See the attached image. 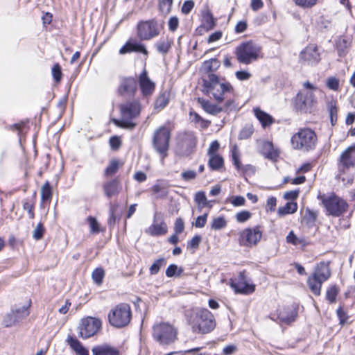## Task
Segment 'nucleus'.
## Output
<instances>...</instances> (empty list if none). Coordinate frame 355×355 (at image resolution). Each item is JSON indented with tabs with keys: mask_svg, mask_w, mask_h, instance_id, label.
Here are the masks:
<instances>
[{
	"mask_svg": "<svg viewBox=\"0 0 355 355\" xmlns=\"http://www.w3.org/2000/svg\"><path fill=\"white\" fill-rule=\"evenodd\" d=\"M202 80L203 92L218 102L223 101L233 92V87L229 82L213 73H208L207 78Z\"/></svg>",
	"mask_w": 355,
	"mask_h": 355,
	"instance_id": "1",
	"label": "nucleus"
},
{
	"mask_svg": "<svg viewBox=\"0 0 355 355\" xmlns=\"http://www.w3.org/2000/svg\"><path fill=\"white\" fill-rule=\"evenodd\" d=\"M141 109V104L137 100H132L121 104V118L113 119L114 123L122 128L133 129L137 125L134 120L139 116Z\"/></svg>",
	"mask_w": 355,
	"mask_h": 355,
	"instance_id": "2",
	"label": "nucleus"
},
{
	"mask_svg": "<svg viewBox=\"0 0 355 355\" xmlns=\"http://www.w3.org/2000/svg\"><path fill=\"white\" fill-rule=\"evenodd\" d=\"M193 332L208 334L216 327L213 314L207 309L193 310L189 320Z\"/></svg>",
	"mask_w": 355,
	"mask_h": 355,
	"instance_id": "3",
	"label": "nucleus"
},
{
	"mask_svg": "<svg viewBox=\"0 0 355 355\" xmlns=\"http://www.w3.org/2000/svg\"><path fill=\"white\" fill-rule=\"evenodd\" d=\"M318 138L315 132L309 128H300L291 139L292 147L295 150L308 152L315 148Z\"/></svg>",
	"mask_w": 355,
	"mask_h": 355,
	"instance_id": "4",
	"label": "nucleus"
},
{
	"mask_svg": "<svg viewBox=\"0 0 355 355\" xmlns=\"http://www.w3.org/2000/svg\"><path fill=\"white\" fill-rule=\"evenodd\" d=\"M261 53V47L252 41L242 42L235 49L238 62L243 64H250L257 61L260 58Z\"/></svg>",
	"mask_w": 355,
	"mask_h": 355,
	"instance_id": "5",
	"label": "nucleus"
},
{
	"mask_svg": "<svg viewBox=\"0 0 355 355\" xmlns=\"http://www.w3.org/2000/svg\"><path fill=\"white\" fill-rule=\"evenodd\" d=\"M153 338L160 345H169L178 338V330L168 322H158L153 326Z\"/></svg>",
	"mask_w": 355,
	"mask_h": 355,
	"instance_id": "6",
	"label": "nucleus"
},
{
	"mask_svg": "<svg viewBox=\"0 0 355 355\" xmlns=\"http://www.w3.org/2000/svg\"><path fill=\"white\" fill-rule=\"evenodd\" d=\"M331 276V271L328 263L320 262L315 268L313 273L307 279L308 286L311 291L315 295H320L322 284Z\"/></svg>",
	"mask_w": 355,
	"mask_h": 355,
	"instance_id": "7",
	"label": "nucleus"
},
{
	"mask_svg": "<svg viewBox=\"0 0 355 355\" xmlns=\"http://www.w3.org/2000/svg\"><path fill=\"white\" fill-rule=\"evenodd\" d=\"M132 311L130 305L121 303L112 309L108 314L110 324L116 328L126 327L131 320Z\"/></svg>",
	"mask_w": 355,
	"mask_h": 355,
	"instance_id": "8",
	"label": "nucleus"
},
{
	"mask_svg": "<svg viewBox=\"0 0 355 355\" xmlns=\"http://www.w3.org/2000/svg\"><path fill=\"white\" fill-rule=\"evenodd\" d=\"M318 198L322 200L324 207L329 215L339 216L346 211L347 209L348 205L347 202L335 195L328 197H326L324 195H319Z\"/></svg>",
	"mask_w": 355,
	"mask_h": 355,
	"instance_id": "9",
	"label": "nucleus"
},
{
	"mask_svg": "<svg viewBox=\"0 0 355 355\" xmlns=\"http://www.w3.org/2000/svg\"><path fill=\"white\" fill-rule=\"evenodd\" d=\"M102 322L100 319L93 317L83 318L78 326V336L82 339H87L95 336L101 329Z\"/></svg>",
	"mask_w": 355,
	"mask_h": 355,
	"instance_id": "10",
	"label": "nucleus"
},
{
	"mask_svg": "<svg viewBox=\"0 0 355 355\" xmlns=\"http://www.w3.org/2000/svg\"><path fill=\"white\" fill-rule=\"evenodd\" d=\"M170 138V130L166 126L159 127L154 132L153 137V146L163 158L167 155Z\"/></svg>",
	"mask_w": 355,
	"mask_h": 355,
	"instance_id": "11",
	"label": "nucleus"
},
{
	"mask_svg": "<svg viewBox=\"0 0 355 355\" xmlns=\"http://www.w3.org/2000/svg\"><path fill=\"white\" fill-rule=\"evenodd\" d=\"M159 32V25L154 19L141 21L137 25V35L141 40H150L158 36Z\"/></svg>",
	"mask_w": 355,
	"mask_h": 355,
	"instance_id": "12",
	"label": "nucleus"
},
{
	"mask_svg": "<svg viewBox=\"0 0 355 355\" xmlns=\"http://www.w3.org/2000/svg\"><path fill=\"white\" fill-rule=\"evenodd\" d=\"M28 306L13 307L10 312L6 313L3 318L2 324L9 328L16 326L29 315Z\"/></svg>",
	"mask_w": 355,
	"mask_h": 355,
	"instance_id": "13",
	"label": "nucleus"
},
{
	"mask_svg": "<svg viewBox=\"0 0 355 355\" xmlns=\"http://www.w3.org/2000/svg\"><path fill=\"white\" fill-rule=\"evenodd\" d=\"M262 230L260 226L246 228L239 234V241L241 246L252 247L256 245L262 237Z\"/></svg>",
	"mask_w": 355,
	"mask_h": 355,
	"instance_id": "14",
	"label": "nucleus"
},
{
	"mask_svg": "<svg viewBox=\"0 0 355 355\" xmlns=\"http://www.w3.org/2000/svg\"><path fill=\"white\" fill-rule=\"evenodd\" d=\"M303 87L307 90L300 92L297 94L296 101L297 103L301 104L302 107H310L316 102L314 91L317 89V87L309 81L304 83Z\"/></svg>",
	"mask_w": 355,
	"mask_h": 355,
	"instance_id": "15",
	"label": "nucleus"
},
{
	"mask_svg": "<svg viewBox=\"0 0 355 355\" xmlns=\"http://www.w3.org/2000/svg\"><path fill=\"white\" fill-rule=\"evenodd\" d=\"M355 167V144L348 147L340 156L338 162L339 175L351 168Z\"/></svg>",
	"mask_w": 355,
	"mask_h": 355,
	"instance_id": "16",
	"label": "nucleus"
},
{
	"mask_svg": "<svg viewBox=\"0 0 355 355\" xmlns=\"http://www.w3.org/2000/svg\"><path fill=\"white\" fill-rule=\"evenodd\" d=\"M300 62L308 65H316L320 61V55L315 44H309L303 49L299 55Z\"/></svg>",
	"mask_w": 355,
	"mask_h": 355,
	"instance_id": "17",
	"label": "nucleus"
},
{
	"mask_svg": "<svg viewBox=\"0 0 355 355\" xmlns=\"http://www.w3.org/2000/svg\"><path fill=\"white\" fill-rule=\"evenodd\" d=\"M138 84L144 97L150 96L154 93L155 83L149 78L146 68H144L142 72L138 76Z\"/></svg>",
	"mask_w": 355,
	"mask_h": 355,
	"instance_id": "18",
	"label": "nucleus"
},
{
	"mask_svg": "<svg viewBox=\"0 0 355 355\" xmlns=\"http://www.w3.org/2000/svg\"><path fill=\"white\" fill-rule=\"evenodd\" d=\"M230 286L236 293H250L254 291V286L247 282L244 271L241 272L236 278L231 279Z\"/></svg>",
	"mask_w": 355,
	"mask_h": 355,
	"instance_id": "19",
	"label": "nucleus"
},
{
	"mask_svg": "<svg viewBox=\"0 0 355 355\" xmlns=\"http://www.w3.org/2000/svg\"><path fill=\"white\" fill-rule=\"evenodd\" d=\"M137 90V81L133 77H125L121 79L118 93L121 96H134Z\"/></svg>",
	"mask_w": 355,
	"mask_h": 355,
	"instance_id": "20",
	"label": "nucleus"
},
{
	"mask_svg": "<svg viewBox=\"0 0 355 355\" xmlns=\"http://www.w3.org/2000/svg\"><path fill=\"white\" fill-rule=\"evenodd\" d=\"M159 218V214L155 213L153 224L146 230V233L153 236H159L166 234L168 227L164 220Z\"/></svg>",
	"mask_w": 355,
	"mask_h": 355,
	"instance_id": "21",
	"label": "nucleus"
},
{
	"mask_svg": "<svg viewBox=\"0 0 355 355\" xmlns=\"http://www.w3.org/2000/svg\"><path fill=\"white\" fill-rule=\"evenodd\" d=\"M131 52L141 53L145 55H148V52L144 44L137 42L136 40L130 39L120 49L119 53L123 55Z\"/></svg>",
	"mask_w": 355,
	"mask_h": 355,
	"instance_id": "22",
	"label": "nucleus"
},
{
	"mask_svg": "<svg viewBox=\"0 0 355 355\" xmlns=\"http://www.w3.org/2000/svg\"><path fill=\"white\" fill-rule=\"evenodd\" d=\"M121 189L120 181L116 178L105 182L103 185L104 194L107 198L118 195Z\"/></svg>",
	"mask_w": 355,
	"mask_h": 355,
	"instance_id": "23",
	"label": "nucleus"
},
{
	"mask_svg": "<svg viewBox=\"0 0 355 355\" xmlns=\"http://www.w3.org/2000/svg\"><path fill=\"white\" fill-rule=\"evenodd\" d=\"M93 355H119V350L108 344L98 345L92 347Z\"/></svg>",
	"mask_w": 355,
	"mask_h": 355,
	"instance_id": "24",
	"label": "nucleus"
},
{
	"mask_svg": "<svg viewBox=\"0 0 355 355\" xmlns=\"http://www.w3.org/2000/svg\"><path fill=\"white\" fill-rule=\"evenodd\" d=\"M253 112L263 128L270 126L275 122V119L271 115L261 110L259 107H254Z\"/></svg>",
	"mask_w": 355,
	"mask_h": 355,
	"instance_id": "25",
	"label": "nucleus"
},
{
	"mask_svg": "<svg viewBox=\"0 0 355 355\" xmlns=\"http://www.w3.org/2000/svg\"><path fill=\"white\" fill-rule=\"evenodd\" d=\"M67 342L70 347L78 355H89V351L83 344L73 336H69Z\"/></svg>",
	"mask_w": 355,
	"mask_h": 355,
	"instance_id": "26",
	"label": "nucleus"
},
{
	"mask_svg": "<svg viewBox=\"0 0 355 355\" xmlns=\"http://www.w3.org/2000/svg\"><path fill=\"white\" fill-rule=\"evenodd\" d=\"M198 102L201 105L202 109L207 113L213 115H216L222 111V107L211 103L208 100H205L202 98H198Z\"/></svg>",
	"mask_w": 355,
	"mask_h": 355,
	"instance_id": "27",
	"label": "nucleus"
},
{
	"mask_svg": "<svg viewBox=\"0 0 355 355\" xmlns=\"http://www.w3.org/2000/svg\"><path fill=\"white\" fill-rule=\"evenodd\" d=\"M173 41L168 37L160 38L155 44L157 51L162 54H166L171 48Z\"/></svg>",
	"mask_w": 355,
	"mask_h": 355,
	"instance_id": "28",
	"label": "nucleus"
},
{
	"mask_svg": "<svg viewBox=\"0 0 355 355\" xmlns=\"http://www.w3.org/2000/svg\"><path fill=\"white\" fill-rule=\"evenodd\" d=\"M297 312L295 309L282 311L278 314L277 318L285 324H290L295 320Z\"/></svg>",
	"mask_w": 355,
	"mask_h": 355,
	"instance_id": "29",
	"label": "nucleus"
},
{
	"mask_svg": "<svg viewBox=\"0 0 355 355\" xmlns=\"http://www.w3.org/2000/svg\"><path fill=\"white\" fill-rule=\"evenodd\" d=\"M288 243L293 245L306 246L307 245L306 240L303 237H297L293 231H291L286 238Z\"/></svg>",
	"mask_w": 355,
	"mask_h": 355,
	"instance_id": "30",
	"label": "nucleus"
},
{
	"mask_svg": "<svg viewBox=\"0 0 355 355\" xmlns=\"http://www.w3.org/2000/svg\"><path fill=\"white\" fill-rule=\"evenodd\" d=\"M220 66V62L216 58H212L205 61L202 64V68L206 72L211 73L216 71Z\"/></svg>",
	"mask_w": 355,
	"mask_h": 355,
	"instance_id": "31",
	"label": "nucleus"
},
{
	"mask_svg": "<svg viewBox=\"0 0 355 355\" xmlns=\"http://www.w3.org/2000/svg\"><path fill=\"white\" fill-rule=\"evenodd\" d=\"M297 209V205L295 202H288L284 206L278 209L277 214L279 216H285L286 214L295 213Z\"/></svg>",
	"mask_w": 355,
	"mask_h": 355,
	"instance_id": "32",
	"label": "nucleus"
},
{
	"mask_svg": "<svg viewBox=\"0 0 355 355\" xmlns=\"http://www.w3.org/2000/svg\"><path fill=\"white\" fill-rule=\"evenodd\" d=\"M120 162L116 159H111L109 165L105 169L104 175L105 177H110L114 175L119 170L120 167Z\"/></svg>",
	"mask_w": 355,
	"mask_h": 355,
	"instance_id": "33",
	"label": "nucleus"
},
{
	"mask_svg": "<svg viewBox=\"0 0 355 355\" xmlns=\"http://www.w3.org/2000/svg\"><path fill=\"white\" fill-rule=\"evenodd\" d=\"M209 166L212 170H219L223 166V159L218 155H209Z\"/></svg>",
	"mask_w": 355,
	"mask_h": 355,
	"instance_id": "34",
	"label": "nucleus"
},
{
	"mask_svg": "<svg viewBox=\"0 0 355 355\" xmlns=\"http://www.w3.org/2000/svg\"><path fill=\"white\" fill-rule=\"evenodd\" d=\"M152 191L155 194H157V198H165L168 195L167 188L164 183H157L151 188Z\"/></svg>",
	"mask_w": 355,
	"mask_h": 355,
	"instance_id": "35",
	"label": "nucleus"
},
{
	"mask_svg": "<svg viewBox=\"0 0 355 355\" xmlns=\"http://www.w3.org/2000/svg\"><path fill=\"white\" fill-rule=\"evenodd\" d=\"M194 200L200 209L209 206V201L207 200L204 191H198L195 194Z\"/></svg>",
	"mask_w": 355,
	"mask_h": 355,
	"instance_id": "36",
	"label": "nucleus"
},
{
	"mask_svg": "<svg viewBox=\"0 0 355 355\" xmlns=\"http://www.w3.org/2000/svg\"><path fill=\"white\" fill-rule=\"evenodd\" d=\"M227 226V220L224 216L214 218L211 223V228L214 230H220Z\"/></svg>",
	"mask_w": 355,
	"mask_h": 355,
	"instance_id": "37",
	"label": "nucleus"
},
{
	"mask_svg": "<svg viewBox=\"0 0 355 355\" xmlns=\"http://www.w3.org/2000/svg\"><path fill=\"white\" fill-rule=\"evenodd\" d=\"M168 95L166 92L162 93L159 94L155 101V107L156 109L162 110L168 105Z\"/></svg>",
	"mask_w": 355,
	"mask_h": 355,
	"instance_id": "38",
	"label": "nucleus"
},
{
	"mask_svg": "<svg viewBox=\"0 0 355 355\" xmlns=\"http://www.w3.org/2000/svg\"><path fill=\"white\" fill-rule=\"evenodd\" d=\"M183 268H178L175 264H171L166 270V275L168 277H172L175 275L180 277L183 272Z\"/></svg>",
	"mask_w": 355,
	"mask_h": 355,
	"instance_id": "39",
	"label": "nucleus"
},
{
	"mask_svg": "<svg viewBox=\"0 0 355 355\" xmlns=\"http://www.w3.org/2000/svg\"><path fill=\"white\" fill-rule=\"evenodd\" d=\"M41 196L43 201L50 200L52 198L51 187L48 181L42 187Z\"/></svg>",
	"mask_w": 355,
	"mask_h": 355,
	"instance_id": "40",
	"label": "nucleus"
},
{
	"mask_svg": "<svg viewBox=\"0 0 355 355\" xmlns=\"http://www.w3.org/2000/svg\"><path fill=\"white\" fill-rule=\"evenodd\" d=\"M104 275V270L101 268H98L93 271L92 277L96 284L101 285L103 282Z\"/></svg>",
	"mask_w": 355,
	"mask_h": 355,
	"instance_id": "41",
	"label": "nucleus"
},
{
	"mask_svg": "<svg viewBox=\"0 0 355 355\" xmlns=\"http://www.w3.org/2000/svg\"><path fill=\"white\" fill-rule=\"evenodd\" d=\"M166 263V260L164 258H159L155 261L149 268L151 275H156L159 271L160 268Z\"/></svg>",
	"mask_w": 355,
	"mask_h": 355,
	"instance_id": "42",
	"label": "nucleus"
},
{
	"mask_svg": "<svg viewBox=\"0 0 355 355\" xmlns=\"http://www.w3.org/2000/svg\"><path fill=\"white\" fill-rule=\"evenodd\" d=\"M338 293V288L336 286L334 285L330 286L327 291L326 297L330 303L336 302L337 295Z\"/></svg>",
	"mask_w": 355,
	"mask_h": 355,
	"instance_id": "43",
	"label": "nucleus"
},
{
	"mask_svg": "<svg viewBox=\"0 0 355 355\" xmlns=\"http://www.w3.org/2000/svg\"><path fill=\"white\" fill-rule=\"evenodd\" d=\"M51 73L53 76V78L55 83H60L62 77V73L61 67L58 63H55L51 69Z\"/></svg>",
	"mask_w": 355,
	"mask_h": 355,
	"instance_id": "44",
	"label": "nucleus"
},
{
	"mask_svg": "<svg viewBox=\"0 0 355 355\" xmlns=\"http://www.w3.org/2000/svg\"><path fill=\"white\" fill-rule=\"evenodd\" d=\"M319 0H294L295 4L302 8H311L315 6Z\"/></svg>",
	"mask_w": 355,
	"mask_h": 355,
	"instance_id": "45",
	"label": "nucleus"
},
{
	"mask_svg": "<svg viewBox=\"0 0 355 355\" xmlns=\"http://www.w3.org/2000/svg\"><path fill=\"white\" fill-rule=\"evenodd\" d=\"M252 216V214L247 210H243L236 213L235 218L238 223H245Z\"/></svg>",
	"mask_w": 355,
	"mask_h": 355,
	"instance_id": "46",
	"label": "nucleus"
},
{
	"mask_svg": "<svg viewBox=\"0 0 355 355\" xmlns=\"http://www.w3.org/2000/svg\"><path fill=\"white\" fill-rule=\"evenodd\" d=\"M254 132V129L252 125H246L242 128L241 130L239 138L240 139H246L250 138L252 133Z\"/></svg>",
	"mask_w": 355,
	"mask_h": 355,
	"instance_id": "47",
	"label": "nucleus"
},
{
	"mask_svg": "<svg viewBox=\"0 0 355 355\" xmlns=\"http://www.w3.org/2000/svg\"><path fill=\"white\" fill-rule=\"evenodd\" d=\"M327 87L333 91H338L339 89V80L336 77H329L327 80Z\"/></svg>",
	"mask_w": 355,
	"mask_h": 355,
	"instance_id": "48",
	"label": "nucleus"
},
{
	"mask_svg": "<svg viewBox=\"0 0 355 355\" xmlns=\"http://www.w3.org/2000/svg\"><path fill=\"white\" fill-rule=\"evenodd\" d=\"M89 222L90 232L93 234H98L100 232L99 224L96 219L94 217L89 216L87 218Z\"/></svg>",
	"mask_w": 355,
	"mask_h": 355,
	"instance_id": "49",
	"label": "nucleus"
},
{
	"mask_svg": "<svg viewBox=\"0 0 355 355\" xmlns=\"http://www.w3.org/2000/svg\"><path fill=\"white\" fill-rule=\"evenodd\" d=\"M228 201L234 207L243 206L245 203V198L241 196H232Z\"/></svg>",
	"mask_w": 355,
	"mask_h": 355,
	"instance_id": "50",
	"label": "nucleus"
},
{
	"mask_svg": "<svg viewBox=\"0 0 355 355\" xmlns=\"http://www.w3.org/2000/svg\"><path fill=\"white\" fill-rule=\"evenodd\" d=\"M44 232V228L41 223H39L33 232V237L35 240H40L42 238Z\"/></svg>",
	"mask_w": 355,
	"mask_h": 355,
	"instance_id": "51",
	"label": "nucleus"
},
{
	"mask_svg": "<svg viewBox=\"0 0 355 355\" xmlns=\"http://www.w3.org/2000/svg\"><path fill=\"white\" fill-rule=\"evenodd\" d=\"M194 5V1L192 0H187L184 1L182 6L181 12L184 15H188L193 8Z\"/></svg>",
	"mask_w": 355,
	"mask_h": 355,
	"instance_id": "52",
	"label": "nucleus"
},
{
	"mask_svg": "<svg viewBox=\"0 0 355 355\" xmlns=\"http://www.w3.org/2000/svg\"><path fill=\"white\" fill-rule=\"evenodd\" d=\"M201 239L202 238L200 235L194 236L189 241H188L187 248H198L201 241Z\"/></svg>",
	"mask_w": 355,
	"mask_h": 355,
	"instance_id": "53",
	"label": "nucleus"
},
{
	"mask_svg": "<svg viewBox=\"0 0 355 355\" xmlns=\"http://www.w3.org/2000/svg\"><path fill=\"white\" fill-rule=\"evenodd\" d=\"M184 230V223L181 218H178L175 220L174 225V231L176 234L182 233Z\"/></svg>",
	"mask_w": 355,
	"mask_h": 355,
	"instance_id": "54",
	"label": "nucleus"
},
{
	"mask_svg": "<svg viewBox=\"0 0 355 355\" xmlns=\"http://www.w3.org/2000/svg\"><path fill=\"white\" fill-rule=\"evenodd\" d=\"M196 172L193 170H188L181 173V178L185 181H190L196 178Z\"/></svg>",
	"mask_w": 355,
	"mask_h": 355,
	"instance_id": "55",
	"label": "nucleus"
},
{
	"mask_svg": "<svg viewBox=\"0 0 355 355\" xmlns=\"http://www.w3.org/2000/svg\"><path fill=\"white\" fill-rule=\"evenodd\" d=\"M207 216H208V214L206 213L202 216H198L197 218H196V220L194 223V225L196 227H198V228H202V227H204L205 224H206V222H207Z\"/></svg>",
	"mask_w": 355,
	"mask_h": 355,
	"instance_id": "56",
	"label": "nucleus"
},
{
	"mask_svg": "<svg viewBox=\"0 0 355 355\" xmlns=\"http://www.w3.org/2000/svg\"><path fill=\"white\" fill-rule=\"evenodd\" d=\"M205 26L207 30H211V29L214 28V27L215 26L216 20L213 17L212 15H210V14L207 15L205 17Z\"/></svg>",
	"mask_w": 355,
	"mask_h": 355,
	"instance_id": "57",
	"label": "nucleus"
},
{
	"mask_svg": "<svg viewBox=\"0 0 355 355\" xmlns=\"http://www.w3.org/2000/svg\"><path fill=\"white\" fill-rule=\"evenodd\" d=\"M110 145L113 150H117L120 147L121 142L119 137L113 136L110 139Z\"/></svg>",
	"mask_w": 355,
	"mask_h": 355,
	"instance_id": "58",
	"label": "nucleus"
},
{
	"mask_svg": "<svg viewBox=\"0 0 355 355\" xmlns=\"http://www.w3.org/2000/svg\"><path fill=\"white\" fill-rule=\"evenodd\" d=\"M179 24V19L177 17H171L168 20V28L174 32L177 30Z\"/></svg>",
	"mask_w": 355,
	"mask_h": 355,
	"instance_id": "59",
	"label": "nucleus"
},
{
	"mask_svg": "<svg viewBox=\"0 0 355 355\" xmlns=\"http://www.w3.org/2000/svg\"><path fill=\"white\" fill-rule=\"evenodd\" d=\"M238 351L237 346L235 345H229L223 348V352L225 355H233Z\"/></svg>",
	"mask_w": 355,
	"mask_h": 355,
	"instance_id": "60",
	"label": "nucleus"
},
{
	"mask_svg": "<svg viewBox=\"0 0 355 355\" xmlns=\"http://www.w3.org/2000/svg\"><path fill=\"white\" fill-rule=\"evenodd\" d=\"M220 144L218 141H214L211 142L209 149H208V155H217L216 152L219 149Z\"/></svg>",
	"mask_w": 355,
	"mask_h": 355,
	"instance_id": "61",
	"label": "nucleus"
},
{
	"mask_svg": "<svg viewBox=\"0 0 355 355\" xmlns=\"http://www.w3.org/2000/svg\"><path fill=\"white\" fill-rule=\"evenodd\" d=\"M247 29V22L245 21H239L235 26L236 33H243Z\"/></svg>",
	"mask_w": 355,
	"mask_h": 355,
	"instance_id": "62",
	"label": "nucleus"
},
{
	"mask_svg": "<svg viewBox=\"0 0 355 355\" xmlns=\"http://www.w3.org/2000/svg\"><path fill=\"white\" fill-rule=\"evenodd\" d=\"M251 76V74L245 71H238L236 72V77L240 80H248Z\"/></svg>",
	"mask_w": 355,
	"mask_h": 355,
	"instance_id": "63",
	"label": "nucleus"
},
{
	"mask_svg": "<svg viewBox=\"0 0 355 355\" xmlns=\"http://www.w3.org/2000/svg\"><path fill=\"white\" fill-rule=\"evenodd\" d=\"M222 35H223V33L221 31H216L214 33H211L209 36V37L207 39V42H208V43H212V42H216L222 37Z\"/></svg>",
	"mask_w": 355,
	"mask_h": 355,
	"instance_id": "64",
	"label": "nucleus"
}]
</instances>
